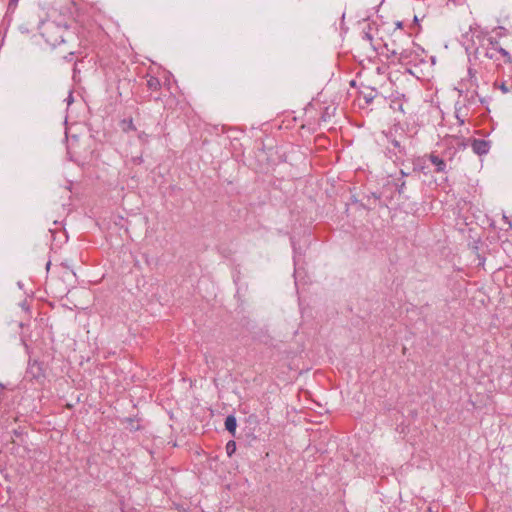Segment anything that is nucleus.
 Listing matches in <instances>:
<instances>
[{"label": "nucleus", "mask_w": 512, "mask_h": 512, "mask_svg": "<svg viewBox=\"0 0 512 512\" xmlns=\"http://www.w3.org/2000/svg\"><path fill=\"white\" fill-rule=\"evenodd\" d=\"M67 29V25H60L54 21H46L42 22L40 26V34L49 45L56 47L64 42V33Z\"/></svg>", "instance_id": "obj_1"}, {"label": "nucleus", "mask_w": 512, "mask_h": 512, "mask_svg": "<svg viewBox=\"0 0 512 512\" xmlns=\"http://www.w3.org/2000/svg\"><path fill=\"white\" fill-rule=\"evenodd\" d=\"M424 62V59H419V54L414 48H405L399 52L398 64L403 66L414 65Z\"/></svg>", "instance_id": "obj_2"}, {"label": "nucleus", "mask_w": 512, "mask_h": 512, "mask_svg": "<svg viewBox=\"0 0 512 512\" xmlns=\"http://www.w3.org/2000/svg\"><path fill=\"white\" fill-rule=\"evenodd\" d=\"M459 86L460 87H457L456 90L459 92V95H463L464 93V89L463 87H465L466 90H468L470 87H477L478 86V81H477V77H476V70H474L472 67H469L468 68V78L467 79H463L460 83H459Z\"/></svg>", "instance_id": "obj_3"}, {"label": "nucleus", "mask_w": 512, "mask_h": 512, "mask_svg": "<svg viewBox=\"0 0 512 512\" xmlns=\"http://www.w3.org/2000/svg\"><path fill=\"white\" fill-rule=\"evenodd\" d=\"M471 147L475 154L482 156L489 153V150L491 148L490 141L484 140V139H472L471 141Z\"/></svg>", "instance_id": "obj_4"}, {"label": "nucleus", "mask_w": 512, "mask_h": 512, "mask_svg": "<svg viewBox=\"0 0 512 512\" xmlns=\"http://www.w3.org/2000/svg\"><path fill=\"white\" fill-rule=\"evenodd\" d=\"M428 159L435 166L436 173H447L448 172L447 161L444 158L440 157L439 155H437L435 153H431L428 155Z\"/></svg>", "instance_id": "obj_5"}, {"label": "nucleus", "mask_w": 512, "mask_h": 512, "mask_svg": "<svg viewBox=\"0 0 512 512\" xmlns=\"http://www.w3.org/2000/svg\"><path fill=\"white\" fill-rule=\"evenodd\" d=\"M26 374L27 376L31 377V379H40L43 376V371L40 363L36 360L29 361Z\"/></svg>", "instance_id": "obj_6"}, {"label": "nucleus", "mask_w": 512, "mask_h": 512, "mask_svg": "<svg viewBox=\"0 0 512 512\" xmlns=\"http://www.w3.org/2000/svg\"><path fill=\"white\" fill-rule=\"evenodd\" d=\"M465 148H466V145H465V143H463V142L459 143V144H458V147H448V148L444 151V153H443V155H444V159H445L446 161L448 160L449 162H452V161H453V159H454V157H455V155L457 154V152H458L459 150H464Z\"/></svg>", "instance_id": "obj_7"}, {"label": "nucleus", "mask_w": 512, "mask_h": 512, "mask_svg": "<svg viewBox=\"0 0 512 512\" xmlns=\"http://www.w3.org/2000/svg\"><path fill=\"white\" fill-rule=\"evenodd\" d=\"M491 47L487 48L484 55L485 57L489 58V59H494V60H498V52L497 51H494V49H497V45L499 44V42L497 40H493L492 38H489L488 39Z\"/></svg>", "instance_id": "obj_8"}, {"label": "nucleus", "mask_w": 512, "mask_h": 512, "mask_svg": "<svg viewBox=\"0 0 512 512\" xmlns=\"http://www.w3.org/2000/svg\"><path fill=\"white\" fill-rule=\"evenodd\" d=\"M236 428H237V419L234 415H228L225 419V429L230 433L232 434L233 436H235V433H236Z\"/></svg>", "instance_id": "obj_9"}, {"label": "nucleus", "mask_w": 512, "mask_h": 512, "mask_svg": "<svg viewBox=\"0 0 512 512\" xmlns=\"http://www.w3.org/2000/svg\"><path fill=\"white\" fill-rule=\"evenodd\" d=\"M364 199L367 200V204H363V206L367 209H370L372 204H375L377 201L381 199V194L371 192L369 194H366L364 196Z\"/></svg>", "instance_id": "obj_10"}, {"label": "nucleus", "mask_w": 512, "mask_h": 512, "mask_svg": "<svg viewBox=\"0 0 512 512\" xmlns=\"http://www.w3.org/2000/svg\"><path fill=\"white\" fill-rule=\"evenodd\" d=\"M147 87L152 91H157L161 88L160 80L155 76H149L147 79Z\"/></svg>", "instance_id": "obj_11"}, {"label": "nucleus", "mask_w": 512, "mask_h": 512, "mask_svg": "<svg viewBox=\"0 0 512 512\" xmlns=\"http://www.w3.org/2000/svg\"><path fill=\"white\" fill-rule=\"evenodd\" d=\"M389 142L392 144V146L398 150V153L401 155L406 154L405 147L402 146L401 142L397 140L396 138H389Z\"/></svg>", "instance_id": "obj_12"}, {"label": "nucleus", "mask_w": 512, "mask_h": 512, "mask_svg": "<svg viewBox=\"0 0 512 512\" xmlns=\"http://www.w3.org/2000/svg\"><path fill=\"white\" fill-rule=\"evenodd\" d=\"M494 51H497L498 54H501L505 58L506 63L512 62L510 53L507 50H505L504 48H502L501 46H499V44L497 45V49H494Z\"/></svg>", "instance_id": "obj_13"}, {"label": "nucleus", "mask_w": 512, "mask_h": 512, "mask_svg": "<svg viewBox=\"0 0 512 512\" xmlns=\"http://www.w3.org/2000/svg\"><path fill=\"white\" fill-rule=\"evenodd\" d=\"M122 125H123L122 129L125 132H127L129 130H133V131L136 130V127H135V125L133 123V120L131 118L128 119V120L124 119L122 121Z\"/></svg>", "instance_id": "obj_14"}, {"label": "nucleus", "mask_w": 512, "mask_h": 512, "mask_svg": "<svg viewBox=\"0 0 512 512\" xmlns=\"http://www.w3.org/2000/svg\"><path fill=\"white\" fill-rule=\"evenodd\" d=\"M236 451V443L233 440H230L226 444V453L228 456H232L233 453Z\"/></svg>", "instance_id": "obj_15"}, {"label": "nucleus", "mask_w": 512, "mask_h": 512, "mask_svg": "<svg viewBox=\"0 0 512 512\" xmlns=\"http://www.w3.org/2000/svg\"><path fill=\"white\" fill-rule=\"evenodd\" d=\"M362 39L364 41L368 42L375 51L377 50V48L373 45V36L371 35V33L369 31L363 32Z\"/></svg>", "instance_id": "obj_16"}, {"label": "nucleus", "mask_w": 512, "mask_h": 512, "mask_svg": "<svg viewBox=\"0 0 512 512\" xmlns=\"http://www.w3.org/2000/svg\"><path fill=\"white\" fill-rule=\"evenodd\" d=\"M127 421L129 422V429H130V431H137V430H139L140 426L138 424L135 425L134 419L128 418Z\"/></svg>", "instance_id": "obj_17"}, {"label": "nucleus", "mask_w": 512, "mask_h": 512, "mask_svg": "<svg viewBox=\"0 0 512 512\" xmlns=\"http://www.w3.org/2000/svg\"><path fill=\"white\" fill-rule=\"evenodd\" d=\"M385 47H386V49H387V51H388V58H390V57H397V58H398V57H399V52H400V51H397L396 49H392V50H390V49L388 48V45H387V44H385Z\"/></svg>", "instance_id": "obj_18"}, {"label": "nucleus", "mask_w": 512, "mask_h": 512, "mask_svg": "<svg viewBox=\"0 0 512 512\" xmlns=\"http://www.w3.org/2000/svg\"><path fill=\"white\" fill-rule=\"evenodd\" d=\"M411 48H414L415 50H417V54H419V59H423L421 56L424 53V49L421 46L413 43Z\"/></svg>", "instance_id": "obj_19"}, {"label": "nucleus", "mask_w": 512, "mask_h": 512, "mask_svg": "<svg viewBox=\"0 0 512 512\" xmlns=\"http://www.w3.org/2000/svg\"><path fill=\"white\" fill-rule=\"evenodd\" d=\"M19 0H10L8 3V11H14V9L17 7Z\"/></svg>", "instance_id": "obj_20"}, {"label": "nucleus", "mask_w": 512, "mask_h": 512, "mask_svg": "<svg viewBox=\"0 0 512 512\" xmlns=\"http://www.w3.org/2000/svg\"><path fill=\"white\" fill-rule=\"evenodd\" d=\"M65 101L67 102V105H71L74 101V98H73V93L72 91L69 92L68 94V97L65 99Z\"/></svg>", "instance_id": "obj_21"}, {"label": "nucleus", "mask_w": 512, "mask_h": 512, "mask_svg": "<svg viewBox=\"0 0 512 512\" xmlns=\"http://www.w3.org/2000/svg\"><path fill=\"white\" fill-rule=\"evenodd\" d=\"M456 118H457L458 123H459L460 125H463V124H464L465 120H464V118H461V116L459 115V110H458L457 108H456Z\"/></svg>", "instance_id": "obj_22"}, {"label": "nucleus", "mask_w": 512, "mask_h": 512, "mask_svg": "<svg viewBox=\"0 0 512 512\" xmlns=\"http://www.w3.org/2000/svg\"><path fill=\"white\" fill-rule=\"evenodd\" d=\"M404 188H405V182H404V181H402V182H401V184H398V185H397V191H398L399 193H403Z\"/></svg>", "instance_id": "obj_23"}, {"label": "nucleus", "mask_w": 512, "mask_h": 512, "mask_svg": "<svg viewBox=\"0 0 512 512\" xmlns=\"http://www.w3.org/2000/svg\"><path fill=\"white\" fill-rule=\"evenodd\" d=\"M500 89H501V91H503L504 93L508 92V88L506 87V85H505L504 83L500 86Z\"/></svg>", "instance_id": "obj_24"}, {"label": "nucleus", "mask_w": 512, "mask_h": 512, "mask_svg": "<svg viewBox=\"0 0 512 512\" xmlns=\"http://www.w3.org/2000/svg\"><path fill=\"white\" fill-rule=\"evenodd\" d=\"M21 307H22V309H24L25 311H29V306L27 305V303H21Z\"/></svg>", "instance_id": "obj_25"}, {"label": "nucleus", "mask_w": 512, "mask_h": 512, "mask_svg": "<svg viewBox=\"0 0 512 512\" xmlns=\"http://www.w3.org/2000/svg\"><path fill=\"white\" fill-rule=\"evenodd\" d=\"M134 162L137 163V164H140V163L143 162V159H142V157H137V158L134 159Z\"/></svg>", "instance_id": "obj_26"}, {"label": "nucleus", "mask_w": 512, "mask_h": 512, "mask_svg": "<svg viewBox=\"0 0 512 512\" xmlns=\"http://www.w3.org/2000/svg\"><path fill=\"white\" fill-rule=\"evenodd\" d=\"M365 100H366V103H370L373 100V96H366Z\"/></svg>", "instance_id": "obj_27"}, {"label": "nucleus", "mask_w": 512, "mask_h": 512, "mask_svg": "<svg viewBox=\"0 0 512 512\" xmlns=\"http://www.w3.org/2000/svg\"><path fill=\"white\" fill-rule=\"evenodd\" d=\"M72 56H73V53L71 52L67 56H65V59L71 61L72 60Z\"/></svg>", "instance_id": "obj_28"}, {"label": "nucleus", "mask_w": 512, "mask_h": 512, "mask_svg": "<svg viewBox=\"0 0 512 512\" xmlns=\"http://www.w3.org/2000/svg\"><path fill=\"white\" fill-rule=\"evenodd\" d=\"M503 219H504V220L509 224V226H511V225H512V222L508 219V217H507V216H505V215H504V216H503Z\"/></svg>", "instance_id": "obj_29"}, {"label": "nucleus", "mask_w": 512, "mask_h": 512, "mask_svg": "<svg viewBox=\"0 0 512 512\" xmlns=\"http://www.w3.org/2000/svg\"><path fill=\"white\" fill-rule=\"evenodd\" d=\"M480 102H481L482 104H485V103H486V100H485L484 98H480Z\"/></svg>", "instance_id": "obj_30"}, {"label": "nucleus", "mask_w": 512, "mask_h": 512, "mask_svg": "<svg viewBox=\"0 0 512 512\" xmlns=\"http://www.w3.org/2000/svg\"><path fill=\"white\" fill-rule=\"evenodd\" d=\"M402 176H407V173H405L403 170L401 171Z\"/></svg>", "instance_id": "obj_31"}, {"label": "nucleus", "mask_w": 512, "mask_h": 512, "mask_svg": "<svg viewBox=\"0 0 512 512\" xmlns=\"http://www.w3.org/2000/svg\"><path fill=\"white\" fill-rule=\"evenodd\" d=\"M17 284H18V286H19L20 288H22V286H23L22 282H20V281H19Z\"/></svg>", "instance_id": "obj_32"}, {"label": "nucleus", "mask_w": 512, "mask_h": 512, "mask_svg": "<svg viewBox=\"0 0 512 512\" xmlns=\"http://www.w3.org/2000/svg\"><path fill=\"white\" fill-rule=\"evenodd\" d=\"M402 23L401 22H398L397 23V27H401Z\"/></svg>", "instance_id": "obj_33"}]
</instances>
